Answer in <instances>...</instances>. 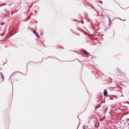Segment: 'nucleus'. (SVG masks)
Here are the masks:
<instances>
[{"instance_id":"nucleus-1","label":"nucleus","mask_w":129,"mask_h":129,"mask_svg":"<svg viewBox=\"0 0 129 129\" xmlns=\"http://www.w3.org/2000/svg\"><path fill=\"white\" fill-rule=\"evenodd\" d=\"M33 33L35 35V36L37 37V38H39V39H40V36L39 35V34L38 33V32L36 31V30H34Z\"/></svg>"},{"instance_id":"nucleus-2","label":"nucleus","mask_w":129,"mask_h":129,"mask_svg":"<svg viewBox=\"0 0 129 129\" xmlns=\"http://www.w3.org/2000/svg\"><path fill=\"white\" fill-rule=\"evenodd\" d=\"M107 91H106V90H105L104 91V96H107Z\"/></svg>"},{"instance_id":"nucleus-3","label":"nucleus","mask_w":129,"mask_h":129,"mask_svg":"<svg viewBox=\"0 0 129 129\" xmlns=\"http://www.w3.org/2000/svg\"><path fill=\"white\" fill-rule=\"evenodd\" d=\"M108 19H109V22L110 25V24H111V20L110 19V18H108Z\"/></svg>"},{"instance_id":"nucleus-4","label":"nucleus","mask_w":129,"mask_h":129,"mask_svg":"<svg viewBox=\"0 0 129 129\" xmlns=\"http://www.w3.org/2000/svg\"><path fill=\"white\" fill-rule=\"evenodd\" d=\"M83 52H84V53L86 54V55H88V53H87V52H86V51L83 50Z\"/></svg>"}]
</instances>
